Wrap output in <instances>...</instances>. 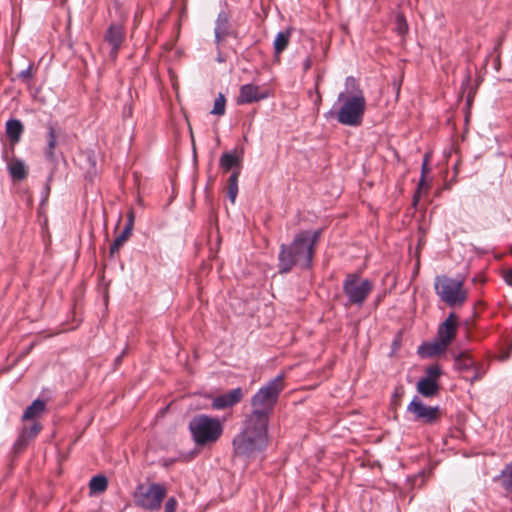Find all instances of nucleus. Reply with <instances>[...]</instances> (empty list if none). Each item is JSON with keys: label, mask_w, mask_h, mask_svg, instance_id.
Masks as SVG:
<instances>
[{"label": "nucleus", "mask_w": 512, "mask_h": 512, "mask_svg": "<svg viewBox=\"0 0 512 512\" xmlns=\"http://www.w3.org/2000/svg\"><path fill=\"white\" fill-rule=\"evenodd\" d=\"M320 236L321 230H302L295 234L290 244H281L278 254L279 273L287 274L293 268L310 269Z\"/></svg>", "instance_id": "1"}, {"label": "nucleus", "mask_w": 512, "mask_h": 512, "mask_svg": "<svg viewBox=\"0 0 512 512\" xmlns=\"http://www.w3.org/2000/svg\"><path fill=\"white\" fill-rule=\"evenodd\" d=\"M337 102L340 104L339 109H331L326 117H335L340 124L350 127L362 124L367 106L366 98L354 77L348 76L345 79V91L339 93Z\"/></svg>", "instance_id": "2"}, {"label": "nucleus", "mask_w": 512, "mask_h": 512, "mask_svg": "<svg viewBox=\"0 0 512 512\" xmlns=\"http://www.w3.org/2000/svg\"><path fill=\"white\" fill-rule=\"evenodd\" d=\"M268 445V426L247 418H244L240 432L232 440L233 454L245 459L264 452Z\"/></svg>", "instance_id": "3"}, {"label": "nucleus", "mask_w": 512, "mask_h": 512, "mask_svg": "<svg viewBox=\"0 0 512 512\" xmlns=\"http://www.w3.org/2000/svg\"><path fill=\"white\" fill-rule=\"evenodd\" d=\"M284 388V374H278L270 379L251 397V411L245 415V418L269 426L270 418Z\"/></svg>", "instance_id": "4"}, {"label": "nucleus", "mask_w": 512, "mask_h": 512, "mask_svg": "<svg viewBox=\"0 0 512 512\" xmlns=\"http://www.w3.org/2000/svg\"><path fill=\"white\" fill-rule=\"evenodd\" d=\"M188 429L196 446L209 447L221 438L224 426L217 417L198 414L189 421Z\"/></svg>", "instance_id": "5"}, {"label": "nucleus", "mask_w": 512, "mask_h": 512, "mask_svg": "<svg viewBox=\"0 0 512 512\" xmlns=\"http://www.w3.org/2000/svg\"><path fill=\"white\" fill-rule=\"evenodd\" d=\"M167 495V489L163 484L150 482L140 483L133 492L134 504L147 511H158Z\"/></svg>", "instance_id": "6"}, {"label": "nucleus", "mask_w": 512, "mask_h": 512, "mask_svg": "<svg viewBox=\"0 0 512 512\" xmlns=\"http://www.w3.org/2000/svg\"><path fill=\"white\" fill-rule=\"evenodd\" d=\"M434 289L441 301L450 307L461 306L467 300V291L463 288V280L445 275L437 276Z\"/></svg>", "instance_id": "7"}, {"label": "nucleus", "mask_w": 512, "mask_h": 512, "mask_svg": "<svg viewBox=\"0 0 512 512\" xmlns=\"http://www.w3.org/2000/svg\"><path fill=\"white\" fill-rule=\"evenodd\" d=\"M374 284L357 273H349L343 281V292L347 297L346 305L361 307L372 292Z\"/></svg>", "instance_id": "8"}, {"label": "nucleus", "mask_w": 512, "mask_h": 512, "mask_svg": "<svg viewBox=\"0 0 512 512\" xmlns=\"http://www.w3.org/2000/svg\"><path fill=\"white\" fill-rule=\"evenodd\" d=\"M407 412L412 414L413 420L427 425H433L440 420L438 406H427L417 396L407 406Z\"/></svg>", "instance_id": "9"}, {"label": "nucleus", "mask_w": 512, "mask_h": 512, "mask_svg": "<svg viewBox=\"0 0 512 512\" xmlns=\"http://www.w3.org/2000/svg\"><path fill=\"white\" fill-rule=\"evenodd\" d=\"M215 43L219 47L227 37H238V33L231 29L229 15L225 11H221L215 21Z\"/></svg>", "instance_id": "10"}, {"label": "nucleus", "mask_w": 512, "mask_h": 512, "mask_svg": "<svg viewBox=\"0 0 512 512\" xmlns=\"http://www.w3.org/2000/svg\"><path fill=\"white\" fill-rule=\"evenodd\" d=\"M125 30L121 24L112 23L107 28L104 39L111 46L110 56L115 59L124 41Z\"/></svg>", "instance_id": "11"}, {"label": "nucleus", "mask_w": 512, "mask_h": 512, "mask_svg": "<svg viewBox=\"0 0 512 512\" xmlns=\"http://www.w3.org/2000/svg\"><path fill=\"white\" fill-rule=\"evenodd\" d=\"M243 398V391L240 387L232 389L225 394L219 395L212 400L211 406L215 410L231 408Z\"/></svg>", "instance_id": "12"}, {"label": "nucleus", "mask_w": 512, "mask_h": 512, "mask_svg": "<svg viewBox=\"0 0 512 512\" xmlns=\"http://www.w3.org/2000/svg\"><path fill=\"white\" fill-rule=\"evenodd\" d=\"M457 331V317L454 313H451L446 320L439 325L437 330V340L448 346L449 343L454 339Z\"/></svg>", "instance_id": "13"}, {"label": "nucleus", "mask_w": 512, "mask_h": 512, "mask_svg": "<svg viewBox=\"0 0 512 512\" xmlns=\"http://www.w3.org/2000/svg\"><path fill=\"white\" fill-rule=\"evenodd\" d=\"M41 430L42 425L37 421H34L30 426L23 427L17 440L14 443V450L16 452L22 451L27 446V444L38 435Z\"/></svg>", "instance_id": "14"}, {"label": "nucleus", "mask_w": 512, "mask_h": 512, "mask_svg": "<svg viewBox=\"0 0 512 512\" xmlns=\"http://www.w3.org/2000/svg\"><path fill=\"white\" fill-rule=\"evenodd\" d=\"M266 96L259 93V87L253 84H245L240 87L237 104H249L264 99Z\"/></svg>", "instance_id": "15"}, {"label": "nucleus", "mask_w": 512, "mask_h": 512, "mask_svg": "<svg viewBox=\"0 0 512 512\" xmlns=\"http://www.w3.org/2000/svg\"><path fill=\"white\" fill-rule=\"evenodd\" d=\"M417 391L426 398L434 397L439 392V384L432 379L420 378L417 382Z\"/></svg>", "instance_id": "16"}, {"label": "nucleus", "mask_w": 512, "mask_h": 512, "mask_svg": "<svg viewBox=\"0 0 512 512\" xmlns=\"http://www.w3.org/2000/svg\"><path fill=\"white\" fill-rule=\"evenodd\" d=\"M47 147L45 150V156L48 160L53 161L55 159L54 150L57 145V133L53 123L47 125Z\"/></svg>", "instance_id": "17"}, {"label": "nucleus", "mask_w": 512, "mask_h": 512, "mask_svg": "<svg viewBox=\"0 0 512 512\" xmlns=\"http://www.w3.org/2000/svg\"><path fill=\"white\" fill-rule=\"evenodd\" d=\"M241 157L237 156L235 152H225L221 155L219 166L227 172L234 169L240 170Z\"/></svg>", "instance_id": "18"}, {"label": "nucleus", "mask_w": 512, "mask_h": 512, "mask_svg": "<svg viewBox=\"0 0 512 512\" xmlns=\"http://www.w3.org/2000/svg\"><path fill=\"white\" fill-rule=\"evenodd\" d=\"M46 410V403L43 400H34L24 411L22 420H33Z\"/></svg>", "instance_id": "19"}, {"label": "nucleus", "mask_w": 512, "mask_h": 512, "mask_svg": "<svg viewBox=\"0 0 512 512\" xmlns=\"http://www.w3.org/2000/svg\"><path fill=\"white\" fill-rule=\"evenodd\" d=\"M23 133V125L20 120L10 119L6 122V134L12 143L19 142Z\"/></svg>", "instance_id": "20"}, {"label": "nucleus", "mask_w": 512, "mask_h": 512, "mask_svg": "<svg viewBox=\"0 0 512 512\" xmlns=\"http://www.w3.org/2000/svg\"><path fill=\"white\" fill-rule=\"evenodd\" d=\"M8 171L14 180L21 181L27 177V167L20 159H13L8 164Z\"/></svg>", "instance_id": "21"}, {"label": "nucleus", "mask_w": 512, "mask_h": 512, "mask_svg": "<svg viewBox=\"0 0 512 512\" xmlns=\"http://www.w3.org/2000/svg\"><path fill=\"white\" fill-rule=\"evenodd\" d=\"M446 348L447 346L436 339L433 343L422 345L418 352L424 357H433L444 352Z\"/></svg>", "instance_id": "22"}, {"label": "nucleus", "mask_w": 512, "mask_h": 512, "mask_svg": "<svg viewBox=\"0 0 512 512\" xmlns=\"http://www.w3.org/2000/svg\"><path fill=\"white\" fill-rule=\"evenodd\" d=\"M290 37L291 29H286L277 33L273 43L274 50L277 55L282 53L288 47Z\"/></svg>", "instance_id": "23"}, {"label": "nucleus", "mask_w": 512, "mask_h": 512, "mask_svg": "<svg viewBox=\"0 0 512 512\" xmlns=\"http://www.w3.org/2000/svg\"><path fill=\"white\" fill-rule=\"evenodd\" d=\"M132 230V221H130L123 231L114 239L112 244L110 245V254L113 255L114 253L118 252L120 248L124 245V243L127 241L128 237L131 234Z\"/></svg>", "instance_id": "24"}, {"label": "nucleus", "mask_w": 512, "mask_h": 512, "mask_svg": "<svg viewBox=\"0 0 512 512\" xmlns=\"http://www.w3.org/2000/svg\"><path fill=\"white\" fill-rule=\"evenodd\" d=\"M455 368L461 372L470 370L475 366L474 360L467 352H461L454 355Z\"/></svg>", "instance_id": "25"}, {"label": "nucleus", "mask_w": 512, "mask_h": 512, "mask_svg": "<svg viewBox=\"0 0 512 512\" xmlns=\"http://www.w3.org/2000/svg\"><path fill=\"white\" fill-rule=\"evenodd\" d=\"M240 176V170L234 169L228 178L227 196L231 203L234 204L238 195V179Z\"/></svg>", "instance_id": "26"}, {"label": "nucleus", "mask_w": 512, "mask_h": 512, "mask_svg": "<svg viewBox=\"0 0 512 512\" xmlns=\"http://www.w3.org/2000/svg\"><path fill=\"white\" fill-rule=\"evenodd\" d=\"M108 486V480L104 475H96L89 482L91 493H103Z\"/></svg>", "instance_id": "27"}, {"label": "nucleus", "mask_w": 512, "mask_h": 512, "mask_svg": "<svg viewBox=\"0 0 512 512\" xmlns=\"http://www.w3.org/2000/svg\"><path fill=\"white\" fill-rule=\"evenodd\" d=\"M429 159H430V156L429 154H425L424 155V159H423V163H422V168H421V178L419 180V184H418V189H417V192L415 193L414 195V199H413V204L416 205L417 201H418V197H419V193H420V189L422 187V185L424 184L425 182V175L430 171L428 165H429Z\"/></svg>", "instance_id": "28"}, {"label": "nucleus", "mask_w": 512, "mask_h": 512, "mask_svg": "<svg viewBox=\"0 0 512 512\" xmlns=\"http://www.w3.org/2000/svg\"><path fill=\"white\" fill-rule=\"evenodd\" d=\"M501 478L504 488L512 492V462L502 470Z\"/></svg>", "instance_id": "29"}, {"label": "nucleus", "mask_w": 512, "mask_h": 512, "mask_svg": "<svg viewBox=\"0 0 512 512\" xmlns=\"http://www.w3.org/2000/svg\"><path fill=\"white\" fill-rule=\"evenodd\" d=\"M226 109V99L222 93H219L217 98L214 101L213 109L211 110V114L221 116L225 113Z\"/></svg>", "instance_id": "30"}, {"label": "nucleus", "mask_w": 512, "mask_h": 512, "mask_svg": "<svg viewBox=\"0 0 512 512\" xmlns=\"http://www.w3.org/2000/svg\"><path fill=\"white\" fill-rule=\"evenodd\" d=\"M395 24V30L399 35H405L408 32V24L402 13L396 15Z\"/></svg>", "instance_id": "31"}, {"label": "nucleus", "mask_w": 512, "mask_h": 512, "mask_svg": "<svg viewBox=\"0 0 512 512\" xmlns=\"http://www.w3.org/2000/svg\"><path fill=\"white\" fill-rule=\"evenodd\" d=\"M442 374L441 367L437 364L431 365L427 367L426 369V376L427 379H432L433 381H436L438 383V379Z\"/></svg>", "instance_id": "32"}, {"label": "nucleus", "mask_w": 512, "mask_h": 512, "mask_svg": "<svg viewBox=\"0 0 512 512\" xmlns=\"http://www.w3.org/2000/svg\"><path fill=\"white\" fill-rule=\"evenodd\" d=\"M177 500L175 497H169L164 505V512H176Z\"/></svg>", "instance_id": "33"}, {"label": "nucleus", "mask_w": 512, "mask_h": 512, "mask_svg": "<svg viewBox=\"0 0 512 512\" xmlns=\"http://www.w3.org/2000/svg\"><path fill=\"white\" fill-rule=\"evenodd\" d=\"M19 78L23 79L26 82H29L33 78L31 66L27 67L25 70L19 73Z\"/></svg>", "instance_id": "34"}, {"label": "nucleus", "mask_w": 512, "mask_h": 512, "mask_svg": "<svg viewBox=\"0 0 512 512\" xmlns=\"http://www.w3.org/2000/svg\"><path fill=\"white\" fill-rule=\"evenodd\" d=\"M473 368H474V374L470 378L471 383H474L475 381L480 380L484 375V371H481L478 367L474 366Z\"/></svg>", "instance_id": "35"}, {"label": "nucleus", "mask_w": 512, "mask_h": 512, "mask_svg": "<svg viewBox=\"0 0 512 512\" xmlns=\"http://www.w3.org/2000/svg\"><path fill=\"white\" fill-rule=\"evenodd\" d=\"M505 281L508 285L512 286V268L506 273Z\"/></svg>", "instance_id": "36"}, {"label": "nucleus", "mask_w": 512, "mask_h": 512, "mask_svg": "<svg viewBox=\"0 0 512 512\" xmlns=\"http://www.w3.org/2000/svg\"><path fill=\"white\" fill-rule=\"evenodd\" d=\"M303 67L305 70H308L311 67V59L307 57L303 63Z\"/></svg>", "instance_id": "37"}, {"label": "nucleus", "mask_w": 512, "mask_h": 512, "mask_svg": "<svg viewBox=\"0 0 512 512\" xmlns=\"http://www.w3.org/2000/svg\"><path fill=\"white\" fill-rule=\"evenodd\" d=\"M217 61L218 62H224L225 61V59L221 56L220 53L218 54Z\"/></svg>", "instance_id": "38"}, {"label": "nucleus", "mask_w": 512, "mask_h": 512, "mask_svg": "<svg viewBox=\"0 0 512 512\" xmlns=\"http://www.w3.org/2000/svg\"><path fill=\"white\" fill-rule=\"evenodd\" d=\"M320 100H321V96L319 95L318 99H317V102H320Z\"/></svg>", "instance_id": "39"}, {"label": "nucleus", "mask_w": 512, "mask_h": 512, "mask_svg": "<svg viewBox=\"0 0 512 512\" xmlns=\"http://www.w3.org/2000/svg\"><path fill=\"white\" fill-rule=\"evenodd\" d=\"M320 100H321V96L319 95L318 99H317V102H320Z\"/></svg>", "instance_id": "40"}, {"label": "nucleus", "mask_w": 512, "mask_h": 512, "mask_svg": "<svg viewBox=\"0 0 512 512\" xmlns=\"http://www.w3.org/2000/svg\"><path fill=\"white\" fill-rule=\"evenodd\" d=\"M507 358H508V355H505V356H503V358H502V359H503V360H505V359H507Z\"/></svg>", "instance_id": "41"}]
</instances>
